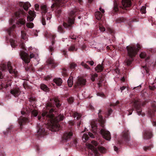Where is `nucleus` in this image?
<instances>
[{
  "mask_svg": "<svg viewBox=\"0 0 156 156\" xmlns=\"http://www.w3.org/2000/svg\"><path fill=\"white\" fill-rule=\"evenodd\" d=\"M48 117L50 119L51 126L52 129L55 131H58L59 130L60 125L58 123V122L62 120L64 118V116L63 115L60 114L58 116L54 118L53 114L48 115Z\"/></svg>",
  "mask_w": 156,
  "mask_h": 156,
  "instance_id": "obj_1",
  "label": "nucleus"
},
{
  "mask_svg": "<svg viewBox=\"0 0 156 156\" xmlns=\"http://www.w3.org/2000/svg\"><path fill=\"white\" fill-rule=\"evenodd\" d=\"M141 48V46L138 44H137L136 46L132 44L127 46L126 49L128 56L131 58L135 57Z\"/></svg>",
  "mask_w": 156,
  "mask_h": 156,
  "instance_id": "obj_2",
  "label": "nucleus"
},
{
  "mask_svg": "<svg viewBox=\"0 0 156 156\" xmlns=\"http://www.w3.org/2000/svg\"><path fill=\"white\" fill-rule=\"evenodd\" d=\"M20 55L21 58L25 63H28L30 62V58L29 57L28 54L25 52L21 51H20Z\"/></svg>",
  "mask_w": 156,
  "mask_h": 156,
  "instance_id": "obj_3",
  "label": "nucleus"
},
{
  "mask_svg": "<svg viewBox=\"0 0 156 156\" xmlns=\"http://www.w3.org/2000/svg\"><path fill=\"white\" fill-rule=\"evenodd\" d=\"M87 82L86 80L83 77H78L74 87L76 88L78 86H82L85 85Z\"/></svg>",
  "mask_w": 156,
  "mask_h": 156,
  "instance_id": "obj_4",
  "label": "nucleus"
},
{
  "mask_svg": "<svg viewBox=\"0 0 156 156\" xmlns=\"http://www.w3.org/2000/svg\"><path fill=\"white\" fill-rule=\"evenodd\" d=\"M100 132L104 138L108 140H110L111 137L110 133L108 131L103 129L101 130Z\"/></svg>",
  "mask_w": 156,
  "mask_h": 156,
  "instance_id": "obj_5",
  "label": "nucleus"
},
{
  "mask_svg": "<svg viewBox=\"0 0 156 156\" xmlns=\"http://www.w3.org/2000/svg\"><path fill=\"white\" fill-rule=\"evenodd\" d=\"M21 93L20 89L19 87H16L13 88L10 90V93L15 97H17Z\"/></svg>",
  "mask_w": 156,
  "mask_h": 156,
  "instance_id": "obj_6",
  "label": "nucleus"
},
{
  "mask_svg": "<svg viewBox=\"0 0 156 156\" xmlns=\"http://www.w3.org/2000/svg\"><path fill=\"white\" fill-rule=\"evenodd\" d=\"M68 23H63V26L64 27H71L72 25L74 23V20L73 18H69L68 21Z\"/></svg>",
  "mask_w": 156,
  "mask_h": 156,
  "instance_id": "obj_7",
  "label": "nucleus"
},
{
  "mask_svg": "<svg viewBox=\"0 0 156 156\" xmlns=\"http://www.w3.org/2000/svg\"><path fill=\"white\" fill-rule=\"evenodd\" d=\"M51 15L49 13H47L46 15H44L42 20V24L43 25H45L46 24V19L47 20V21H48V22H50L49 20L51 19Z\"/></svg>",
  "mask_w": 156,
  "mask_h": 156,
  "instance_id": "obj_8",
  "label": "nucleus"
},
{
  "mask_svg": "<svg viewBox=\"0 0 156 156\" xmlns=\"http://www.w3.org/2000/svg\"><path fill=\"white\" fill-rule=\"evenodd\" d=\"M73 135V132L71 131L65 132L64 133L62 138L63 139L67 140L70 139Z\"/></svg>",
  "mask_w": 156,
  "mask_h": 156,
  "instance_id": "obj_9",
  "label": "nucleus"
},
{
  "mask_svg": "<svg viewBox=\"0 0 156 156\" xmlns=\"http://www.w3.org/2000/svg\"><path fill=\"white\" fill-rule=\"evenodd\" d=\"M122 3L124 7H129L131 6V2L130 0H122Z\"/></svg>",
  "mask_w": 156,
  "mask_h": 156,
  "instance_id": "obj_10",
  "label": "nucleus"
},
{
  "mask_svg": "<svg viewBox=\"0 0 156 156\" xmlns=\"http://www.w3.org/2000/svg\"><path fill=\"white\" fill-rule=\"evenodd\" d=\"M152 136V134L150 131H146L144 133V137L145 139H150Z\"/></svg>",
  "mask_w": 156,
  "mask_h": 156,
  "instance_id": "obj_11",
  "label": "nucleus"
},
{
  "mask_svg": "<svg viewBox=\"0 0 156 156\" xmlns=\"http://www.w3.org/2000/svg\"><path fill=\"white\" fill-rule=\"evenodd\" d=\"M54 100V101L55 102L56 106L57 108H58L61 106V104L59 103V100L58 97H55L54 98L51 99V98L50 99V101H51L52 100Z\"/></svg>",
  "mask_w": 156,
  "mask_h": 156,
  "instance_id": "obj_12",
  "label": "nucleus"
},
{
  "mask_svg": "<svg viewBox=\"0 0 156 156\" xmlns=\"http://www.w3.org/2000/svg\"><path fill=\"white\" fill-rule=\"evenodd\" d=\"M53 81L57 85L60 86L62 83V80L60 78H56L54 79Z\"/></svg>",
  "mask_w": 156,
  "mask_h": 156,
  "instance_id": "obj_13",
  "label": "nucleus"
},
{
  "mask_svg": "<svg viewBox=\"0 0 156 156\" xmlns=\"http://www.w3.org/2000/svg\"><path fill=\"white\" fill-rule=\"evenodd\" d=\"M95 16L97 20H100L102 16V15L100 11H97L95 12Z\"/></svg>",
  "mask_w": 156,
  "mask_h": 156,
  "instance_id": "obj_14",
  "label": "nucleus"
},
{
  "mask_svg": "<svg viewBox=\"0 0 156 156\" xmlns=\"http://www.w3.org/2000/svg\"><path fill=\"white\" fill-rule=\"evenodd\" d=\"M28 121V119L27 118L24 117L22 119L20 118L19 121V123L20 126H22L23 123H26Z\"/></svg>",
  "mask_w": 156,
  "mask_h": 156,
  "instance_id": "obj_15",
  "label": "nucleus"
},
{
  "mask_svg": "<svg viewBox=\"0 0 156 156\" xmlns=\"http://www.w3.org/2000/svg\"><path fill=\"white\" fill-rule=\"evenodd\" d=\"M40 88L43 90L48 92L49 91V89L48 87L44 84H41L40 85Z\"/></svg>",
  "mask_w": 156,
  "mask_h": 156,
  "instance_id": "obj_16",
  "label": "nucleus"
},
{
  "mask_svg": "<svg viewBox=\"0 0 156 156\" xmlns=\"http://www.w3.org/2000/svg\"><path fill=\"white\" fill-rule=\"evenodd\" d=\"M31 6V5L28 2H25L23 5L24 9L26 11L28 10V8Z\"/></svg>",
  "mask_w": 156,
  "mask_h": 156,
  "instance_id": "obj_17",
  "label": "nucleus"
},
{
  "mask_svg": "<svg viewBox=\"0 0 156 156\" xmlns=\"http://www.w3.org/2000/svg\"><path fill=\"white\" fill-rule=\"evenodd\" d=\"M133 60V58H126L124 61V63L127 66H130L132 63V62Z\"/></svg>",
  "mask_w": 156,
  "mask_h": 156,
  "instance_id": "obj_18",
  "label": "nucleus"
},
{
  "mask_svg": "<svg viewBox=\"0 0 156 156\" xmlns=\"http://www.w3.org/2000/svg\"><path fill=\"white\" fill-rule=\"evenodd\" d=\"M41 8L42 14L45 13L47 12V6L46 5H42L41 6Z\"/></svg>",
  "mask_w": 156,
  "mask_h": 156,
  "instance_id": "obj_19",
  "label": "nucleus"
},
{
  "mask_svg": "<svg viewBox=\"0 0 156 156\" xmlns=\"http://www.w3.org/2000/svg\"><path fill=\"white\" fill-rule=\"evenodd\" d=\"M103 67L101 65H98L95 68V70L97 72H100L103 70Z\"/></svg>",
  "mask_w": 156,
  "mask_h": 156,
  "instance_id": "obj_20",
  "label": "nucleus"
},
{
  "mask_svg": "<svg viewBox=\"0 0 156 156\" xmlns=\"http://www.w3.org/2000/svg\"><path fill=\"white\" fill-rule=\"evenodd\" d=\"M73 77L72 76H70L68 80V85L69 87H71L73 84Z\"/></svg>",
  "mask_w": 156,
  "mask_h": 156,
  "instance_id": "obj_21",
  "label": "nucleus"
},
{
  "mask_svg": "<svg viewBox=\"0 0 156 156\" xmlns=\"http://www.w3.org/2000/svg\"><path fill=\"white\" fill-rule=\"evenodd\" d=\"M77 66V64L74 62H71L69 64V68L72 69H74Z\"/></svg>",
  "mask_w": 156,
  "mask_h": 156,
  "instance_id": "obj_22",
  "label": "nucleus"
},
{
  "mask_svg": "<svg viewBox=\"0 0 156 156\" xmlns=\"http://www.w3.org/2000/svg\"><path fill=\"white\" fill-rule=\"evenodd\" d=\"M98 151L101 153H105L106 151V149L102 146H98Z\"/></svg>",
  "mask_w": 156,
  "mask_h": 156,
  "instance_id": "obj_23",
  "label": "nucleus"
},
{
  "mask_svg": "<svg viewBox=\"0 0 156 156\" xmlns=\"http://www.w3.org/2000/svg\"><path fill=\"white\" fill-rule=\"evenodd\" d=\"M20 14L24 15L25 14V12L23 10H21L15 12L14 13V15L16 17H19Z\"/></svg>",
  "mask_w": 156,
  "mask_h": 156,
  "instance_id": "obj_24",
  "label": "nucleus"
},
{
  "mask_svg": "<svg viewBox=\"0 0 156 156\" xmlns=\"http://www.w3.org/2000/svg\"><path fill=\"white\" fill-rule=\"evenodd\" d=\"M81 116V115L80 114L78 113L77 112H75L73 114V117L75 118L76 117V119H78L80 118Z\"/></svg>",
  "mask_w": 156,
  "mask_h": 156,
  "instance_id": "obj_25",
  "label": "nucleus"
},
{
  "mask_svg": "<svg viewBox=\"0 0 156 156\" xmlns=\"http://www.w3.org/2000/svg\"><path fill=\"white\" fill-rule=\"evenodd\" d=\"M98 76V75L97 73H95L91 75V80L93 82L95 81V78L97 77Z\"/></svg>",
  "mask_w": 156,
  "mask_h": 156,
  "instance_id": "obj_26",
  "label": "nucleus"
},
{
  "mask_svg": "<svg viewBox=\"0 0 156 156\" xmlns=\"http://www.w3.org/2000/svg\"><path fill=\"white\" fill-rule=\"evenodd\" d=\"M47 63L48 64H54V59L51 58H49L47 61Z\"/></svg>",
  "mask_w": 156,
  "mask_h": 156,
  "instance_id": "obj_27",
  "label": "nucleus"
},
{
  "mask_svg": "<svg viewBox=\"0 0 156 156\" xmlns=\"http://www.w3.org/2000/svg\"><path fill=\"white\" fill-rule=\"evenodd\" d=\"M91 124L92 129H95L97 128V125L95 121H92L91 122Z\"/></svg>",
  "mask_w": 156,
  "mask_h": 156,
  "instance_id": "obj_28",
  "label": "nucleus"
},
{
  "mask_svg": "<svg viewBox=\"0 0 156 156\" xmlns=\"http://www.w3.org/2000/svg\"><path fill=\"white\" fill-rule=\"evenodd\" d=\"M77 49L76 48L75 45H73L71 46L69 48V50L70 51H76Z\"/></svg>",
  "mask_w": 156,
  "mask_h": 156,
  "instance_id": "obj_29",
  "label": "nucleus"
},
{
  "mask_svg": "<svg viewBox=\"0 0 156 156\" xmlns=\"http://www.w3.org/2000/svg\"><path fill=\"white\" fill-rule=\"evenodd\" d=\"M133 105L136 108L139 105L138 101L137 100H134L133 101Z\"/></svg>",
  "mask_w": 156,
  "mask_h": 156,
  "instance_id": "obj_30",
  "label": "nucleus"
},
{
  "mask_svg": "<svg viewBox=\"0 0 156 156\" xmlns=\"http://www.w3.org/2000/svg\"><path fill=\"white\" fill-rule=\"evenodd\" d=\"M26 26L28 28H32L33 27L34 24L32 23H26Z\"/></svg>",
  "mask_w": 156,
  "mask_h": 156,
  "instance_id": "obj_31",
  "label": "nucleus"
},
{
  "mask_svg": "<svg viewBox=\"0 0 156 156\" xmlns=\"http://www.w3.org/2000/svg\"><path fill=\"white\" fill-rule=\"evenodd\" d=\"M28 13L29 16L35 17L36 16V14L34 11L30 10L28 12Z\"/></svg>",
  "mask_w": 156,
  "mask_h": 156,
  "instance_id": "obj_32",
  "label": "nucleus"
},
{
  "mask_svg": "<svg viewBox=\"0 0 156 156\" xmlns=\"http://www.w3.org/2000/svg\"><path fill=\"white\" fill-rule=\"evenodd\" d=\"M98 121L101 124V126L102 127H104V124L105 123V121L103 120V119H101L99 118Z\"/></svg>",
  "mask_w": 156,
  "mask_h": 156,
  "instance_id": "obj_33",
  "label": "nucleus"
},
{
  "mask_svg": "<svg viewBox=\"0 0 156 156\" xmlns=\"http://www.w3.org/2000/svg\"><path fill=\"white\" fill-rule=\"evenodd\" d=\"M55 1V3L53 4L51 6V7L52 8H53L55 7L57 5V4H58V3H59L62 1V0H54Z\"/></svg>",
  "mask_w": 156,
  "mask_h": 156,
  "instance_id": "obj_34",
  "label": "nucleus"
},
{
  "mask_svg": "<svg viewBox=\"0 0 156 156\" xmlns=\"http://www.w3.org/2000/svg\"><path fill=\"white\" fill-rule=\"evenodd\" d=\"M38 112L36 110H34L31 112V115L36 117L38 115Z\"/></svg>",
  "mask_w": 156,
  "mask_h": 156,
  "instance_id": "obj_35",
  "label": "nucleus"
},
{
  "mask_svg": "<svg viewBox=\"0 0 156 156\" xmlns=\"http://www.w3.org/2000/svg\"><path fill=\"white\" fill-rule=\"evenodd\" d=\"M35 17H33L32 16H31L29 15L27 16V21H32L34 19V18Z\"/></svg>",
  "mask_w": 156,
  "mask_h": 156,
  "instance_id": "obj_36",
  "label": "nucleus"
},
{
  "mask_svg": "<svg viewBox=\"0 0 156 156\" xmlns=\"http://www.w3.org/2000/svg\"><path fill=\"white\" fill-rule=\"evenodd\" d=\"M140 56L141 58H144L146 56V54L145 52H142L140 55Z\"/></svg>",
  "mask_w": 156,
  "mask_h": 156,
  "instance_id": "obj_37",
  "label": "nucleus"
},
{
  "mask_svg": "<svg viewBox=\"0 0 156 156\" xmlns=\"http://www.w3.org/2000/svg\"><path fill=\"white\" fill-rule=\"evenodd\" d=\"M123 137L125 139H127L128 138V133L127 132H125L123 133Z\"/></svg>",
  "mask_w": 156,
  "mask_h": 156,
  "instance_id": "obj_38",
  "label": "nucleus"
},
{
  "mask_svg": "<svg viewBox=\"0 0 156 156\" xmlns=\"http://www.w3.org/2000/svg\"><path fill=\"white\" fill-rule=\"evenodd\" d=\"M22 38L23 39H26V34L24 32L21 31Z\"/></svg>",
  "mask_w": 156,
  "mask_h": 156,
  "instance_id": "obj_39",
  "label": "nucleus"
},
{
  "mask_svg": "<svg viewBox=\"0 0 156 156\" xmlns=\"http://www.w3.org/2000/svg\"><path fill=\"white\" fill-rule=\"evenodd\" d=\"M88 147V148L91 150L93 151L95 148L94 147L92 144H89L87 145Z\"/></svg>",
  "mask_w": 156,
  "mask_h": 156,
  "instance_id": "obj_40",
  "label": "nucleus"
},
{
  "mask_svg": "<svg viewBox=\"0 0 156 156\" xmlns=\"http://www.w3.org/2000/svg\"><path fill=\"white\" fill-rule=\"evenodd\" d=\"M0 69L4 70L6 69V65L4 64H1L0 66Z\"/></svg>",
  "mask_w": 156,
  "mask_h": 156,
  "instance_id": "obj_41",
  "label": "nucleus"
},
{
  "mask_svg": "<svg viewBox=\"0 0 156 156\" xmlns=\"http://www.w3.org/2000/svg\"><path fill=\"white\" fill-rule=\"evenodd\" d=\"M74 101V99L72 97L69 98L68 99V101L69 104L72 103Z\"/></svg>",
  "mask_w": 156,
  "mask_h": 156,
  "instance_id": "obj_42",
  "label": "nucleus"
},
{
  "mask_svg": "<svg viewBox=\"0 0 156 156\" xmlns=\"http://www.w3.org/2000/svg\"><path fill=\"white\" fill-rule=\"evenodd\" d=\"M19 22L20 24L23 25L24 24L26 23L25 20L23 19L19 20Z\"/></svg>",
  "mask_w": 156,
  "mask_h": 156,
  "instance_id": "obj_43",
  "label": "nucleus"
},
{
  "mask_svg": "<svg viewBox=\"0 0 156 156\" xmlns=\"http://www.w3.org/2000/svg\"><path fill=\"white\" fill-rule=\"evenodd\" d=\"M146 7L145 6H142V7L140 11L141 12L143 13H145L146 12Z\"/></svg>",
  "mask_w": 156,
  "mask_h": 156,
  "instance_id": "obj_44",
  "label": "nucleus"
},
{
  "mask_svg": "<svg viewBox=\"0 0 156 156\" xmlns=\"http://www.w3.org/2000/svg\"><path fill=\"white\" fill-rule=\"evenodd\" d=\"M99 30L101 31L104 32L105 31V28L102 26L99 25Z\"/></svg>",
  "mask_w": 156,
  "mask_h": 156,
  "instance_id": "obj_45",
  "label": "nucleus"
},
{
  "mask_svg": "<svg viewBox=\"0 0 156 156\" xmlns=\"http://www.w3.org/2000/svg\"><path fill=\"white\" fill-rule=\"evenodd\" d=\"M88 138L89 137L88 135L86 134H84L82 137L83 139H84L85 140H87L88 139Z\"/></svg>",
  "mask_w": 156,
  "mask_h": 156,
  "instance_id": "obj_46",
  "label": "nucleus"
},
{
  "mask_svg": "<svg viewBox=\"0 0 156 156\" xmlns=\"http://www.w3.org/2000/svg\"><path fill=\"white\" fill-rule=\"evenodd\" d=\"M47 114V112H46V111L44 112L42 114V115L43 117H44V116L46 115L47 118H48V120H50V118L47 116V115H48V114Z\"/></svg>",
  "mask_w": 156,
  "mask_h": 156,
  "instance_id": "obj_47",
  "label": "nucleus"
},
{
  "mask_svg": "<svg viewBox=\"0 0 156 156\" xmlns=\"http://www.w3.org/2000/svg\"><path fill=\"white\" fill-rule=\"evenodd\" d=\"M107 30L110 33H112L113 32V30L109 27H107L106 28Z\"/></svg>",
  "mask_w": 156,
  "mask_h": 156,
  "instance_id": "obj_48",
  "label": "nucleus"
},
{
  "mask_svg": "<svg viewBox=\"0 0 156 156\" xmlns=\"http://www.w3.org/2000/svg\"><path fill=\"white\" fill-rule=\"evenodd\" d=\"M91 143L95 147H96L98 145V143L96 141L93 140L91 141Z\"/></svg>",
  "mask_w": 156,
  "mask_h": 156,
  "instance_id": "obj_49",
  "label": "nucleus"
},
{
  "mask_svg": "<svg viewBox=\"0 0 156 156\" xmlns=\"http://www.w3.org/2000/svg\"><path fill=\"white\" fill-rule=\"evenodd\" d=\"M52 107V104L51 102H48L46 105V107L47 108H51Z\"/></svg>",
  "mask_w": 156,
  "mask_h": 156,
  "instance_id": "obj_50",
  "label": "nucleus"
},
{
  "mask_svg": "<svg viewBox=\"0 0 156 156\" xmlns=\"http://www.w3.org/2000/svg\"><path fill=\"white\" fill-rule=\"evenodd\" d=\"M8 69L10 73H13L14 72V71L12 69V66L8 68Z\"/></svg>",
  "mask_w": 156,
  "mask_h": 156,
  "instance_id": "obj_51",
  "label": "nucleus"
},
{
  "mask_svg": "<svg viewBox=\"0 0 156 156\" xmlns=\"http://www.w3.org/2000/svg\"><path fill=\"white\" fill-rule=\"evenodd\" d=\"M58 30L59 32H62L63 31V29L61 27L59 26L58 27Z\"/></svg>",
  "mask_w": 156,
  "mask_h": 156,
  "instance_id": "obj_52",
  "label": "nucleus"
},
{
  "mask_svg": "<svg viewBox=\"0 0 156 156\" xmlns=\"http://www.w3.org/2000/svg\"><path fill=\"white\" fill-rule=\"evenodd\" d=\"M51 77V75H48L44 77V79L46 80H50Z\"/></svg>",
  "mask_w": 156,
  "mask_h": 156,
  "instance_id": "obj_53",
  "label": "nucleus"
},
{
  "mask_svg": "<svg viewBox=\"0 0 156 156\" xmlns=\"http://www.w3.org/2000/svg\"><path fill=\"white\" fill-rule=\"evenodd\" d=\"M97 95L98 96H100L103 97H105V95L103 93H97Z\"/></svg>",
  "mask_w": 156,
  "mask_h": 156,
  "instance_id": "obj_54",
  "label": "nucleus"
},
{
  "mask_svg": "<svg viewBox=\"0 0 156 156\" xmlns=\"http://www.w3.org/2000/svg\"><path fill=\"white\" fill-rule=\"evenodd\" d=\"M151 148V147L149 146L144 147V149L145 151H146L148 150H150Z\"/></svg>",
  "mask_w": 156,
  "mask_h": 156,
  "instance_id": "obj_55",
  "label": "nucleus"
},
{
  "mask_svg": "<svg viewBox=\"0 0 156 156\" xmlns=\"http://www.w3.org/2000/svg\"><path fill=\"white\" fill-rule=\"evenodd\" d=\"M20 47L22 49H23L24 50H26V48H25L24 44L22 43L21 44H20Z\"/></svg>",
  "mask_w": 156,
  "mask_h": 156,
  "instance_id": "obj_56",
  "label": "nucleus"
},
{
  "mask_svg": "<svg viewBox=\"0 0 156 156\" xmlns=\"http://www.w3.org/2000/svg\"><path fill=\"white\" fill-rule=\"evenodd\" d=\"M70 37L71 39L74 40H76V36L74 35H71L70 36Z\"/></svg>",
  "mask_w": 156,
  "mask_h": 156,
  "instance_id": "obj_57",
  "label": "nucleus"
},
{
  "mask_svg": "<svg viewBox=\"0 0 156 156\" xmlns=\"http://www.w3.org/2000/svg\"><path fill=\"white\" fill-rule=\"evenodd\" d=\"M35 9L36 10H38L39 8V5L38 4H36L35 5Z\"/></svg>",
  "mask_w": 156,
  "mask_h": 156,
  "instance_id": "obj_58",
  "label": "nucleus"
},
{
  "mask_svg": "<svg viewBox=\"0 0 156 156\" xmlns=\"http://www.w3.org/2000/svg\"><path fill=\"white\" fill-rule=\"evenodd\" d=\"M83 66L85 68H86L87 69H90V68L86 64H84L83 65Z\"/></svg>",
  "mask_w": 156,
  "mask_h": 156,
  "instance_id": "obj_59",
  "label": "nucleus"
},
{
  "mask_svg": "<svg viewBox=\"0 0 156 156\" xmlns=\"http://www.w3.org/2000/svg\"><path fill=\"white\" fill-rule=\"evenodd\" d=\"M149 87V89L152 90H154L156 88L154 86H150Z\"/></svg>",
  "mask_w": 156,
  "mask_h": 156,
  "instance_id": "obj_60",
  "label": "nucleus"
},
{
  "mask_svg": "<svg viewBox=\"0 0 156 156\" xmlns=\"http://www.w3.org/2000/svg\"><path fill=\"white\" fill-rule=\"evenodd\" d=\"M49 49L50 51L52 52L54 51V48L52 46H50L49 48Z\"/></svg>",
  "mask_w": 156,
  "mask_h": 156,
  "instance_id": "obj_61",
  "label": "nucleus"
},
{
  "mask_svg": "<svg viewBox=\"0 0 156 156\" xmlns=\"http://www.w3.org/2000/svg\"><path fill=\"white\" fill-rule=\"evenodd\" d=\"M114 10L115 12H117L118 11L119 9L117 6L115 5L114 6Z\"/></svg>",
  "mask_w": 156,
  "mask_h": 156,
  "instance_id": "obj_62",
  "label": "nucleus"
},
{
  "mask_svg": "<svg viewBox=\"0 0 156 156\" xmlns=\"http://www.w3.org/2000/svg\"><path fill=\"white\" fill-rule=\"evenodd\" d=\"M35 55L33 53H30V58H34L35 57Z\"/></svg>",
  "mask_w": 156,
  "mask_h": 156,
  "instance_id": "obj_63",
  "label": "nucleus"
},
{
  "mask_svg": "<svg viewBox=\"0 0 156 156\" xmlns=\"http://www.w3.org/2000/svg\"><path fill=\"white\" fill-rule=\"evenodd\" d=\"M143 68H144V69L145 70L147 73L149 72V70L148 68L145 66H143Z\"/></svg>",
  "mask_w": 156,
  "mask_h": 156,
  "instance_id": "obj_64",
  "label": "nucleus"
}]
</instances>
